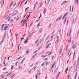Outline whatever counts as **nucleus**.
<instances>
[{
    "label": "nucleus",
    "instance_id": "39",
    "mask_svg": "<svg viewBox=\"0 0 79 79\" xmlns=\"http://www.w3.org/2000/svg\"><path fill=\"white\" fill-rule=\"evenodd\" d=\"M39 61H38L35 64V65L36 64H38V63H39Z\"/></svg>",
    "mask_w": 79,
    "mask_h": 79
},
{
    "label": "nucleus",
    "instance_id": "30",
    "mask_svg": "<svg viewBox=\"0 0 79 79\" xmlns=\"http://www.w3.org/2000/svg\"><path fill=\"white\" fill-rule=\"evenodd\" d=\"M74 56H75V51H74V53L73 54V59H74Z\"/></svg>",
    "mask_w": 79,
    "mask_h": 79
},
{
    "label": "nucleus",
    "instance_id": "40",
    "mask_svg": "<svg viewBox=\"0 0 79 79\" xmlns=\"http://www.w3.org/2000/svg\"><path fill=\"white\" fill-rule=\"evenodd\" d=\"M70 11H71V6H70Z\"/></svg>",
    "mask_w": 79,
    "mask_h": 79
},
{
    "label": "nucleus",
    "instance_id": "8",
    "mask_svg": "<svg viewBox=\"0 0 79 79\" xmlns=\"http://www.w3.org/2000/svg\"><path fill=\"white\" fill-rule=\"evenodd\" d=\"M46 8H45V9L44 10V11L43 12V13L44 14V15H45V12H46Z\"/></svg>",
    "mask_w": 79,
    "mask_h": 79
},
{
    "label": "nucleus",
    "instance_id": "44",
    "mask_svg": "<svg viewBox=\"0 0 79 79\" xmlns=\"http://www.w3.org/2000/svg\"><path fill=\"white\" fill-rule=\"evenodd\" d=\"M37 51H36L35 52H34V53L33 54H35V53H37Z\"/></svg>",
    "mask_w": 79,
    "mask_h": 79
},
{
    "label": "nucleus",
    "instance_id": "1",
    "mask_svg": "<svg viewBox=\"0 0 79 79\" xmlns=\"http://www.w3.org/2000/svg\"><path fill=\"white\" fill-rule=\"evenodd\" d=\"M52 44L50 43V44H48L47 46L45 48L46 49H47V48H48V47H49V46H50V45H51Z\"/></svg>",
    "mask_w": 79,
    "mask_h": 79
},
{
    "label": "nucleus",
    "instance_id": "29",
    "mask_svg": "<svg viewBox=\"0 0 79 79\" xmlns=\"http://www.w3.org/2000/svg\"><path fill=\"white\" fill-rule=\"evenodd\" d=\"M16 2H15V4H14V5H13V7H14V6H15V5H16Z\"/></svg>",
    "mask_w": 79,
    "mask_h": 79
},
{
    "label": "nucleus",
    "instance_id": "57",
    "mask_svg": "<svg viewBox=\"0 0 79 79\" xmlns=\"http://www.w3.org/2000/svg\"><path fill=\"white\" fill-rule=\"evenodd\" d=\"M79 59H78V60H77V63L78 64V63H79Z\"/></svg>",
    "mask_w": 79,
    "mask_h": 79
},
{
    "label": "nucleus",
    "instance_id": "45",
    "mask_svg": "<svg viewBox=\"0 0 79 79\" xmlns=\"http://www.w3.org/2000/svg\"><path fill=\"white\" fill-rule=\"evenodd\" d=\"M69 41H70V42H71V38L70 37L69 38Z\"/></svg>",
    "mask_w": 79,
    "mask_h": 79
},
{
    "label": "nucleus",
    "instance_id": "38",
    "mask_svg": "<svg viewBox=\"0 0 79 79\" xmlns=\"http://www.w3.org/2000/svg\"><path fill=\"white\" fill-rule=\"evenodd\" d=\"M73 6H72V12H73Z\"/></svg>",
    "mask_w": 79,
    "mask_h": 79
},
{
    "label": "nucleus",
    "instance_id": "42",
    "mask_svg": "<svg viewBox=\"0 0 79 79\" xmlns=\"http://www.w3.org/2000/svg\"><path fill=\"white\" fill-rule=\"evenodd\" d=\"M42 29L40 31V33H41L42 32Z\"/></svg>",
    "mask_w": 79,
    "mask_h": 79
},
{
    "label": "nucleus",
    "instance_id": "17",
    "mask_svg": "<svg viewBox=\"0 0 79 79\" xmlns=\"http://www.w3.org/2000/svg\"><path fill=\"white\" fill-rule=\"evenodd\" d=\"M59 18H60V17H59L56 20V21H60V20H59Z\"/></svg>",
    "mask_w": 79,
    "mask_h": 79
},
{
    "label": "nucleus",
    "instance_id": "7",
    "mask_svg": "<svg viewBox=\"0 0 79 79\" xmlns=\"http://www.w3.org/2000/svg\"><path fill=\"white\" fill-rule=\"evenodd\" d=\"M29 53V51H26V55H27L28 53Z\"/></svg>",
    "mask_w": 79,
    "mask_h": 79
},
{
    "label": "nucleus",
    "instance_id": "43",
    "mask_svg": "<svg viewBox=\"0 0 79 79\" xmlns=\"http://www.w3.org/2000/svg\"><path fill=\"white\" fill-rule=\"evenodd\" d=\"M15 76V75H14L13 76L11 77L10 78H13V77H14V76Z\"/></svg>",
    "mask_w": 79,
    "mask_h": 79
},
{
    "label": "nucleus",
    "instance_id": "53",
    "mask_svg": "<svg viewBox=\"0 0 79 79\" xmlns=\"http://www.w3.org/2000/svg\"><path fill=\"white\" fill-rule=\"evenodd\" d=\"M40 48H42V47H40L38 48V50H40Z\"/></svg>",
    "mask_w": 79,
    "mask_h": 79
},
{
    "label": "nucleus",
    "instance_id": "52",
    "mask_svg": "<svg viewBox=\"0 0 79 79\" xmlns=\"http://www.w3.org/2000/svg\"><path fill=\"white\" fill-rule=\"evenodd\" d=\"M40 20V19L36 20V21L35 22H38Z\"/></svg>",
    "mask_w": 79,
    "mask_h": 79
},
{
    "label": "nucleus",
    "instance_id": "56",
    "mask_svg": "<svg viewBox=\"0 0 79 79\" xmlns=\"http://www.w3.org/2000/svg\"><path fill=\"white\" fill-rule=\"evenodd\" d=\"M3 41H4V40H3L2 38V40L1 41V42L2 43V42H3Z\"/></svg>",
    "mask_w": 79,
    "mask_h": 79
},
{
    "label": "nucleus",
    "instance_id": "12",
    "mask_svg": "<svg viewBox=\"0 0 79 79\" xmlns=\"http://www.w3.org/2000/svg\"><path fill=\"white\" fill-rule=\"evenodd\" d=\"M21 58V56H20L19 58H17V59H16V60H19L20 58Z\"/></svg>",
    "mask_w": 79,
    "mask_h": 79
},
{
    "label": "nucleus",
    "instance_id": "64",
    "mask_svg": "<svg viewBox=\"0 0 79 79\" xmlns=\"http://www.w3.org/2000/svg\"><path fill=\"white\" fill-rule=\"evenodd\" d=\"M3 78H4V76H2V77H1V79H3Z\"/></svg>",
    "mask_w": 79,
    "mask_h": 79
},
{
    "label": "nucleus",
    "instance_id": "26",
    "mask_svg": "<svg viewBox=\"0 0 79 79\" xmlns=\"http://www.w3.org/2000/svg\"><path fill=\"white\" fill-rule=\"evenodd\" d=\"M10 73H8L6 75V76L7 77V76H10Z\"/></svg>",
    "mask_w": 79,
    "mask_h": 79
},
{
    "label": "nucleus",
    "instance_id": "3",
    "mask_svg": "<svg viewBox=\"0 0 79 79\" xmlns=\"http://www.w3.org/2000/svg\"><path fill=\"white\" fill-rule=\"evenodd\" d=\"M5 36H6V34H4L3 35V36L2 38L3 40H4L5 38Z\"/></svg>",
    "mask_w": 79,
    "mask_h": 79
},
{
    "label": "nucleus",
    "instance_id": "25",
    "mask_svg": "<svg viewBox=\"0 0 79 79\" xmlns=\"http://www.w3.org/2000/svg\"><path fill=\"white\" fill-rule=\"evenodd\" d=\"M66 19H65L64 20V24L66 23Z\"/></svg>",
    "mask_w": 79,
    "mask_h": 79
},
{
    "label": "nucleus",
    "instance_id": "31",
    "mask_svg": "<svg viewBox=\"0 0 79 79\" xmlns=\"http://www.w3.org/2000/svg\"><path fill=\"white\" fill-rule=\"evenodd\" d=\"M4 26H5L4 25V24H3L2 25L1 27H3V28Z\"/></svg>",
    "mask_w": 79,
    "mask_h": 79
},
{
    "label": "nucleus",
    "instance_id": "16",
    "mask_svg": "<svg viewBox=\"0 0 79 79\" xmlns=\"http://www.w3.org/2000/svg\"><path fill=\"white\" fill-rule=\"evenodd\" d=\"M55 65H53L51 67V70L50 71H52V68H53V67H54Z\"/></svg>",
    "mask_w": 79,
    "mask_h": 79
},
{
    "label": "nucleus",
    "instance_id": "63",
    "mask_svg": "<svg viewBox=\"0 0 79 79\" xmlns=\"http://www.w3.org/2000/svg\"><path fill=\"white\" fill-rule=\"evenodd\" d=\"M61 49V48L60 49V52H61L62 51V50Z\"/></svg>",
    "mask_w": 79,
    "mask_h": 79
},
{
    "label": "nucleus",
    "instance_id": "14",
    "mask_svg": "<svg viewBox=\"0 0 79 79\" xmlns=\"http://www.w3.org/2000/svg\"><path fill=\"white\" fill-rule=\"evenodd\" d=\"M38 2H36V3H35V6L36 5H37V4H38Z\"/></svg>",
    "mask_w": 79,
    "mask_h": 79
},
{
    "label": "nucleus",
    "instance_id": "37",
    "mask_svg": "<svg viewBox=\"0 0 79 79\" xmlns=\"http://www.w3.org/2000/svg\"><path fill=\"white\" fill-rule=\"evenodd\" d=\"M28 0H27L26 1V2L24 4H25V5H26V4H27V1H28Z\"/></svg>",
    "mask_w": 79,
    "mask_h": 79
},
{
    "label": "nucleus",
    "instance_id": "47",
    "mask_svg": "<svg viewBox=\"0 0 79 79\" xmlns=\"http://www.w3.org/2000/svg\"><path fill=\"white\" fill-rule=\"evenodd\" d=\"M44 64H45V63H44L43 64H42L41 66H44Z\"/></svg>",
    "mask_w": 79,
    "mask_h": 79
},
{
    "label": "nucleus",
    "instance_id": "51",
    "mask_svg": "<svg viewBox=\"0 0 79 79\" xmlns=\"http://www.w3.org/2000/svg\"><path fill=\"white\" fill-rule=\"evenodd\" d=\"M18 62H16V63H15V65L16 66H17V64H18Z\"/></svg>",
    "mask_w": 79,
    "mask_h": 79
},
{
    "label": "nucleus",
    "instance_id": "18",
    "mask_svg": "<svg viewBox=\"0 0 79 79\" xmlns=\"http://www.w3.org/2000/svg\"><path fill=\"white\" fill-rule=\"evenodd\" d=\"M50 41V40H48V41H47V42H46V45H47V44H48V42H49Z\"/></svg>",
    "mask_w": 79,
    "mask_h": 79
},
{
    "label": "nucleus",
    "instance_id": "28",
    "mask_svg": "<svg viewBox=\"0 0 79 79\" xmlns=\"http://www.w3.org/2000/svg\"><path fill=\"white\" fill-rule=\"evenodd\" d=\"M12 5H13V2H11V4H10V6H12Z\"/></svg>",
    "mask_w": 79,
    "mask_h": 79
},
{
    "label": "nucleus",
    "instance_id": "60",
    "mask_svg": "<svg viewBox=\"0 0 79 79\" xmlns=\"http://www.w3.org/2000/svg\"><path fill=\"white\" fill-rule=\"evenodd\" d=\"M49 37H50V36L49 35H48L47 37L46 38V39H48V38Z\"/></svg>",
    "mask_w": 79,
    "mask_h": 79
},
{
    "label": "nucleus",
    "instance_id": "15",
    "mask_svg": "<svg viewBox=\"0 0 79 79\" xmlns=\"http://www.w3.org/2000/svg\"><path fill=\"white\" fill-rule=\"evenodd\" d=\"M68 12L66 13V14L63 16L65 17V16H66V15H67V14H68Z\"/></svg>",
    "mask_w": 79,
    "mask_h": 79
},
{
    "label": "nucleus",
    "instance_id": "4",
    "mask_svg": "<svg viewBox=\"0 0 79 79\" xmlns=\"http://www.w3.org/2000/svg\"><path fill=\"white\" fill-rule=\"evenodd\" d=\"M10 25L9 24H8L6 25V27H7V28H8V27H10Z\"/></svg>",
    "mask_w": 79,
    "mask_h": 79
},
{
    "label": "nucleus",
    "instance_id": "24",
    "mask_svg": "<svg viewBox=\"0 0 79 79\" xmlns=\"http://www.w3.org/2000/svg\"><path fill=\"white\" fill-rule=\"evenodd\" d=\"M26 27H27V23H26V22H25V26H26Z\"/></svg>",
    "mask_w": 79,
    "mask_h": 79
},
{
    "label": "nucleus",
    "instance_id": "36",
    "mask_svg": "<svg viewBox=\"0 0 79 79\" xmlns=\"http://www.w3.org/2000/svg\"><path fill=\"white\" fill-rule=\"evenodd\" d=\"M41 16H42V13L40 14V17L39 18V19H40V18L41 17Z\"/></svg>",
    "mask_w": 79,
    "mask_h": 79
},
{
    "label": "nucleus",
    "instance_id": "55",
    "mask_svg": "<svg viewBox=\"0 0 79 79\" xmlns=\"http://www.w3.org/2000/svg\"><path fill=\"white\" fill-rule=\"evenodd\" d=\"M25 60V58H24L22 60V61H24V60Z\"/></svg>",
    "mask_w": 79,
    "mask_h": 79
},
{
    "label": "nucleus",
    "instance_id": "35",
    "mask_svg": "<svg viewBox=\"0 0 79 79\" xmlns=\"http://www.w3.org/2000/svg\"><path fill=\"white\" fill-rule=\"evenodd\" d=\"M64 16H63V17H62V21H63V20H64Z\"/></svg>",
    "mask_w": 79,
    "mask_h": 79
},
{
    "label": "nucleus",
    "instance_id": "5",
    "mask_svg": "<svg viewBox=\"0 0 79 79\" xmlns=\"http://www.w3.org/2000/svg\"><path fill=\"white\" fill-rule=\"evenodd\" d=\"M63 16V14H62L61 15V16H60V17H59V20H60V19H61V18H62V16Z\"/></svg>",
    "mask_w": 79,
    "mask_h": 79
},
{
    "label": "nucleus",
    "instance_id": "48",
    "mask_svg": "<svg viewBox=\"0 0 79 79\" xmlns=\"http://www.w3.org/2000/svg\"><path fill=\"white\" fill-rule=\"evenodd\" d=\"M10 57H12V56H9L8 57V60H9V58H10Z\"/></svg>",
    "mask_w": 79,
    "mask_h": 79
},
{
    "label": "nucleus",
    "instance_id": "34",
    "mask_svg": "<svg viewBox=\"0 0 79 79\" xmlns=\"http://www.w3.org/2000/svg\"><path fill=\"white\" fill-rule=\"evenodd\" d=\"M29 8V7H27V8L25 9V11H27V9Z\"/></svg>",
    "mask_w": 79,
    "mask_h": 79
},
{
    "label": "nucleus",
    "instance_id": "49",
    "mask_svg": "<svg viewBox=\"0 0 79 79\" xmlns=\"http://www.w3.org/2000/svg\"><path fill=\"white\" fill-rule=\"evenodd\" d=\"M36 67H33V68H32V69H35V68H36Z\"/></svg>",
    "mask_w": 79,
    "mask_h": 79
},
{
    "label": "nucleus",
    "instance_id": "22",
    "mask_svg": "<svg viewBox=\"0 0 79 79\" xmlns=\"http://www.w3.org/2000/svg\"><path fill=\"white\" fill-rule=\"evenodd\" d=\"M3 64H4V66H6V64H5V60H4L3 61Z\"/></svg>",
    "mask_w": 79,
    "mask_h": 79
},
{
    "label": "nucleus",
    "instance_id": "9",
    "mask_svg": "<svg viewBox=\"0 0 79 79\" xmlns=\"http://www.w3.org/2000/svg\"><path fill=\"white\" fill-rule=\"evenodd\" d=\"M76 74L75 76L74 79H76V77H77V72H76Z\"/></svg>",
    "mask_w": 79,
    "mask_h": 79
},
{
    "label": "nucleus",
    "instance_id": "46",
    "mask_svg": "<svg viewBox=\"0 0 79 79\" xmlns=\"http://www.w3.org/2000/svg\"><path fill=\"white\" fill-rule=\"evenodd\" d=\"M40 25V23H39V24H38V25H37V27H39Z\"/></svg>",
    "mask_w": 79,
    "mask_h": 79
},
{
    "label": "nucleus",
    "instance_id": "11",
    "mask_svg": "<svg viewBox=\"0 0 79 79\" xmlns=\"http://www.w3.org/2000/svg\"><path fill=\"white\" fill-rule=\"evenodd\" d=\"M14 68V65H12L11 66V69H13V68Z\"/></svg>",
    "mask_w": 79,
    "mask_h": 79
},
{
    "label": "nucleus",
    "instance_id": "2",
    "mask_svg": "<svg viewBox=\"0 0 79 79\" xmlns=\"http://www.w3.org/2000/svg\"><path fill=\"white\" fill-rule=\"evenodd\" d=\"M27 20V19H26L25 20H24L23 22V26H24V23H25V21H26Z\"/></svg>",
    "mask_w": 79,
    "mask_h": 79
},
{
    "label": "nucleus",
    "instance_id": "6",
    "mask_svg": "<svg viewBox=\"0 0 79 79\" xmlns=\"http://www.w3.org/2000/svg\"><path fill=\"white\" fill-rule=\"evenodd\" d=\"M79 0H75V2L77 3V5H78V2Z\"/></svg>",
    "mask_w": 79,
    "mask_h": 79
},
{
    "label": "nucleus",
    "instance_id": "19",
    "mask_svg": "<svg viewBox=\"0 0 79 79\" xmlns=\"http://www.w3.org/2000/svg\"><path fill=\"white\" fill-rule=\"evenodd\" d=\"M27 42H28V41L27 40H25L24 41V43L25 44H26V43H27Z\"/></svg>",
    "mask_w": 79,
    "mask_h": 79
},
{
    "label": "nucleus",
    "instance_id": "50",
    "mask_svg": "<svg viewBox=\"0 0 79 79\" xmlns=\"http://www.w3.org/2000/svg\"><path fill=\"white\" fill-rule=\"evenodd\" d=\"M23 67H21V65H20L19 67V69H21V68H22Z\"/></svg>",
    "mask_w": 79,
    "mask_h": 79
},
{
    "label": "nucleus",
    "instance_id": "59",
    "mask_svg": "<svg viewBox=\"0 0 79 79\" xmlns=\"http://www.w3.org/2000/svg\"><path fill=\"white\" fill-rule=\"evenodd\" d=\"M54 57V56H52V59H53V58Z\"/></svg>",
    "mask_w": 79,
    "mask_h": 79
},
{
    "label": "nucleus",
    "instance_id": "32",
    "mask_svg": "<svg viewBox=\"0 0 79 79\" xmlns=\"http://www.w3.org/2000/svg\"><path fill=\"white\" fill-rule=\"evenodd\" d=\"M32 23H31V24L29 26V27H30L31 26H32Z\"/></svg>",
    "mask_w": 79,
    "mask_h": 79
},
{
    "label": "nucleus",
    "instance_id": "58",
    "mask_svg": "<svg viewBox=\"0 0 79 79\" xmlns=\"http://www.w3.org/2000/svg\"><path fill=\"white\" fill-rule=\"evenodd\" d=\"M64 3H64V2L62 3L61 5H64Z\"/></svg>",
    "mask_w": 79,
    "mask_h": 79
},
{
    "label": "nucleus",
    "instance_id": "23",
    "mask_svg": "<svg viewBox=\"0 0 79 79\" xmlns=\"http://www.w3.org/2000/svg\"><path fill=\"white\" fill-rule=\"evenodd\" d=\"M38 74H36V75H35V78H36V79H37V77H38V75H37Z\"/></svg>",
    "mask_w": 79,
    "mask_h": 79
},
{
    "label": "nucleus",
    "instance_id": "27",
    "mask_svg": "<svg viewBox=\"0 0 79 79\" xmlns=\"http://www.w3.org/2000/svg\"><path fill=\"white\" fill-rule=\"evenodd\" d=\"M1 31H3V27H1Z\"/></svg>",
    "mask_w": 79,
    "mask_h": 79
},
{
    "label": "nucleus",
    "instance_id": "33",
    "mask_svg": "<svg viewBox=\"0 0 79 79\" xmlns=\"http://www.w3.org/2000/svg\"><path fill=\"white\" fill-rule=\"evenodd\" d=\"M37 55V53L36 54H35L33 55V56H34V57H35V56H36Z\"/></svg>",
    "mask_w": 79,
    "mask_h": 79
},
{
    "label": "nucleus",
    "instance_id": "21",
    "mask_svg": "<svg viewBox=\"0 0 79 79\" xmlns=\"http://www.w3.org/2000/svg\"><path fill=\"white\" fill-rule=\"evenodd\" d=\"M72 48H73V50H74V49L75 48V47L74 45H73V46L72 47Z\"/></svg>",
    "mask_w": 79,
    "mask_h": 79
},
{
    "label": "nucleus",
    "instance_id": "62",
    "mask_svg": "<svg viewBox=\"0 0 79 79\" xmlns=\"http://www.w3.org/2000/svg\"><path fill=\"white\" fill-rule=\"evenodd\" d=\"M1 76H4V74L2 73V74H1Z\"/></svg>",
    "mask_w": 79,
    "mask_h": 79
},
{
    "label": "nucleus",
    "instance_id": "41",
    "mask_svg": "<svg viewBox=\"0 0 79 79\" xmlns=\"http://www.w3.org/2000/svg\"><path fill=\"white\" fill-rule=\"evenodd\" d=\"M24 37H23L22 38H20V39H21V40H23V39H24Z\"/></svg>",
    "mask_w": 79,
    "mask_h": 79
},
{
    "label": "nucleus",
    "instance_id": "54",
    "mask_svg": "<svg viewBox=\"0 0 79 79\" xmlns=\"http://www.w3.org/2000/svg\"><path fill=\"white\" fill-rule=\"evenodd\" d=\"M19 17H18L16 19V21H17V20H18V19H19Z\"/></svg>",
    "mask_w": 79,
    "mask_h": 79
},
{
    "label": "nucleus",
    "instance_id": "61",
    "mask_svg": "<svg viewBox=\"0 0 79 79\" xmlns=\"http://www.w3.org/2000/svg\"><path fill=\"white\" fill-rule=\"evenodd\" d=\"M47 59H48L47 58L44 59V61H45L46 60H47Z\"/></svg>",
    "mask_w": 79,
    "mask_h": 79
},
{
    "label": "nucleus",
    "instance_id": "20",
    "mask_svg": "<svg viewBox=\"0 0 79 79\" xmlns=\"http://www.w3.org/2000/svg\"><path fill=\"white\" fill-rule=\"evenodd\" d=\"M6 29H7V27H5L4 28V30L5 31H6Z\"/></svg>",
    "mask_w": 79,
    "mask_h": 79
},
{
    "label": "nucleus",
    "instance_id": "10",
    "mask_svg": "<svg viewBox=\"0 0 79 79\" xmlns=\"http://www.w3.org/2000/svg\"><path fill=\"white\" fill-rule=\"evenodd\" d=\"M68 67H67V69H66V70L65 71V72L66 73H67V71H68Z\"/></svg>",
    "mask_w": 79,
    "mask_h": 79
},
{
    "label": "nucleus",
    "instance_id": "13",
    "mask_svg": "<svg viewBox=\"0 0 79 79\" xmlns=\"http://www.w3.org/2000/svg\"><path fill=\"white\" fill-rule=\"evenodd\" d=\"M61 30L60 29L59 32L60 33V36H61Z\"/></svg>",
    "mask_w": 79,
    "mask_h": 79
}]
</instances>
